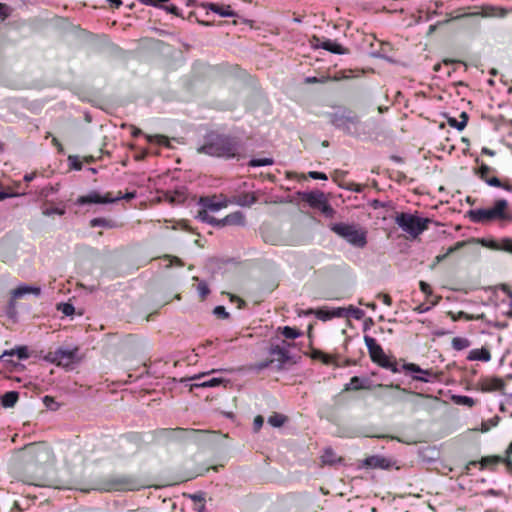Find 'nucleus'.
Listing matches in <instances>:
<instances>
[{"label":"nucleus","instance_id":"f257e3e1","mask_svg":"<svg viewBox=\"0 0 512 512\" xmlns=\"http://www.w3.org/2000/svg\"><path fill=\"white\" fill-rule=\"evenodd\" d=\"M13 457L25 466L42 467L53 463L54 456L50 447L43 442L31 443L15 450Z\"/></svg>","mask_w":512,"mask_h":512},{"label":"nucleus","instance_id":"f03ea898","mask_svg":"<svg viewBox=\"0 0 512 512\" xmlns=\"http://www.w3.org/2000/svg\"><path fill=\"white\" fill-rule=\"evenodd\" d=\"M240 144L237 140L211 131L206 136L205 143L197 151L210 156L232 158L239 152Z\"/></svg>","mask_w":512,"mask_h":512},{"label":"nucleus","instance_id":"7ed1b4c3","mask_svg":"<svg viewBox=\"0 0 512 512\" xmlns=\"http://www.w3.org/2000/svg\"><path fill=\"white\" fill-rule=\"evenodd\" d=\"M331 230L354 247L363 248L367 244V231L358 225L335 223Z\"/></svg>","mask_w":512,"mask_h":512},{"label":"nucleus","instance_id":"20e7f679","mask_svg":"<svg viewBox=\"0 0 512 512\" xmlns=\"http://www.w3.org/2000/svg\"><path fill=\"white\" fill-rule=\"evenodd\" d=\"M507 207V200L499 199L491 208L469 211V217L476 223H484L495 219L507 220L510 219V216L507 213Z\"/></svg>","mask_w":512,"mask_h":512},{"label":"nucleus","instance_id":"39448f33","mask_svg":"<svg viewBox=\"0 0 512 512\" xmlns=\"http://www.w3.org/2000/svg\"><path fill=\"white\" fill-rule=\"evenodd\" d=\"M395 222L404 232L415 238L427 229L430 220L410 213H400Z\"/></svg>","mask_w":512,"mask_h":512},{"label":"nucleus","instance_id":"423d86ee","mask_svg":"<svg viewBox=\"0 0 512 512\" xmlns=\"http://www.w3.org/2000/svg\"><path fill=\"white\" fill-rule=\"evenodd\" d=\"M77 352V348L70 349L60 347L55 351H50L45 356V359L48 362L53 363L57 366H62L64 368H72L73 365L76 364L79 360Z\"/></svg>","mask_w":512,"mask_h":512},{"label":"nucleus","instance_id":"0eeeda50","mask_svg":"<svg viewBox=\"0 0 512 512\" xmlns=\"http://www.w3.org/2000/svg\"><path fill=\"white\" fill-rule=\"evenodd\" d=\"M117 200H120V196H112L111 193L102 195L97 191H90L88 194L78 197L76 203L79 205L108 204Z\"/></svg>","mask_w":512,"mask_h":512},{"label":"nucleus","instance_id":"6e6552de","mask_svg":"<svg viewBox=\"0 0 512 512\" xmlns=\"http://www.w3.org/2000/svg\"><path fill=\"white\" fill-rule=\"evenodd\" d=\"M395 461L382 455H372L362 461V467L368 469L388 470L395 466Z\"/></svg>","mask_w":512,"mask_h":512},{"label":"nucleus","instance_id":"1a4fd4ad","mask_svg":"<svg viewBox=\"0 0 512 512\" xmlns=\"http://www.w3.org/2000/svg\"><path fill=\"white\" fill-rule=\"evenodd\" d=\"M269 354L272 359L269 362L260 363L258 365V369L266 368L269 363L276 361L278 363V367L282 368L283 365L289 360V352L285 347L274 346L269 350Z\"/></svg>","mask_w":512,"mask_h":512},{"label":"nucleus","instance_id":"9d476101","mask_svg":"<svg viewBox=\"0 0 512 512\" xmlns=\"http://www.w3.org/2000/svg\"><path fill=\"white\" fill-rule=\"evenodd\" d=\"M504 387H505V383L501 378L485 377V378H481L477 382L476 389L481 392H494V391L503 392Z\"/></svg>","mask_w":512,"mask_h":512},{"label":"nucleus","instance_id":"9b49d317","mask_svg":"<svg viewBox=\"0 0 512 512\" xmlns=\"http://www.w3.org/2000/svg\"><path fill=\"white\" fill-rule=\"evenodd\" d=\"M212 372H216V370H212ZM210 372L208 373H202V374H198V375H195L193 377H191V380L193 381H197V382H194L191 387H195V388H210V387H216V386H220V385H226L229 381L225 378H222V377H212L210 379H207V380H204V381H198L200 380L202 377H205L207 375H209Z\"/></svg>","mask_w":512,"mask_h":512},{"label":"nucleus","instance_id":"f8f14e48","mask_svg":"<svg viewBox=\"0 0 512 512\" xmlns=\"http://www.w3.org/2000/svg\"><path fill=\"white\" fill-rule=\"evenodd\" d=\"M134 137L144 138L151 145L170 147V140L161 134L144 133L143 130H133Z\"/></svg>","mask_w":512,"mask_h":512},{"label":"nucleus","instance_id":"ddd939ff","mask_svg":"<svg viewBox=\"0 0 512 512\" xmlns=\"http://www.w3.org/2000/svg\"><path fill=\"white\" fill-rule=\"evenodd\" d=\"M478 15H481L483 17H505L506 10L503 8L495 7V6H483L481 9V12L458 15V16H455L453 19H459V18L468 17V16H478Z\"/></svg>","mask_w":512,"mask_h":512},{"label":"nucleus","instance_id":"4468645a","mask_svg":"<svg viewBox=\"0 0 512 512\" xmlns=\"http://www.w3.org/2000/svg\"><path fill=\"white\" fill-rule=\"evenodd\" d=\"M314 40L316 41L315 46L317 48H322L324 50H327L333 54L343 55L347 53V50L343 48L337 41L331 40V39H324L320 40L317 37H314Z\"/></svg>","mask_w":512,"mask_h":512},{"label":"nucleus","instance_id":"2eb2a0df","mask_svg":"<svg viewBox=\"0 0 512 512\" xmlns=\"http://www.w3.org/2000/svg\"><path fill=\"white\" fill-rule=\"evenodd\" d=\"M364 342L373 362L377 360H383L384 351L382 347L377 343L376 339L370 336H365Z\"/></svg>","mask_w":512,"mask_h":512},{"label":"nucleus","instance_id":"dca6fc26","mask_svg":"<svg viewBox=\"0 0 512 512\" xmlns=\"http://www.w3.org/2000/svg\"><path fill=\"white\" fill-rule=\"evenodd\" d=\"M444 116L451 128H465L469 119L468 114L464 111H455L454 115L445 114Z\"/></svg>","mask_w":512,"mask_h":512},{"label":"nucleus","instance_id":"f3484780","mask_svg":"<svg viewBox=\"0 0 512 512\" xmlns=\"http://www.w3.org/2000/svg\"><path fill=\"white\" fill-rule=\"evenodd\" d=\"M200 204L203 207V209L210 211V212H217L223 208H226L228 206V201H216L212 198H201Z\"/></svg>","mask_w":512,"mask_h":512},{"label":"nucleus","instance_id":"a211bd4d","mask_svg":"<svg viewBox=\"0 0 512 512\" xmlns=\"http://www.w3.org/2000/svg\"><path fill=\"white\" fill-rule=\"evenodd\" d=\"M245 216L242 212L236 211L220 219V227L227 225H244Z\"/></svg>","mask_w":512,"mask_h":512},{"label":"nucleus","instance_id":"6ab92c4d","mask_svg":"<svg viewBox=\"0 0 512 512\" xmlns=\"http://www.w3.org/2000/svg\"><path fill=\"white\" fill-rule=\"evenodd\" d=\"M467 359L470 361L489 362L491 360V353L487 348H477L470 350Z\"/></svg>","mask_w":512,"mask_h":512},{"label":"nucleus","instance_id":"aec40b11","mask_svg":"<svg viewBox=\"0 0 512 512\" xmlns=\"http://www.w3.org/2000/svg\"><path fill=\"white\" fill-rule=\"evenodd\" d=\"M41 292V289L36 286H29V285H21L18 288L14 289L12 291V298H21L27 294H34L38 296Z\"/></svg>","mask_w":512,"mask_h":512},{"label":"nucleus","instance_id":"412c9836","mask_svg":"<svg viewBox=\"0 0 512 512\" xmlns=\"http://www.w3.org/2000/svg\"><path fill=\"white\" fill-rule=\"evenodd\" d=\"M209 10L213 11L214 13H217L218 15L222 17H234L236 16V12L231 9L229 5L227 6H220L216 3H208L205 5Z\"/></svg>","mask_w":512,"mask_h":512},{"label":"nucleus","instance_id":"4be33fe9","mask_svg":"<svg viewBox=\"0 0 512 512\" xmlns=\"http://www.w3.org/2000/svg\"><path fill=\"white\" fill-rule=\"evenodd\" d=\"M256 202V197L254 194L245 193L242 195H239L237 197H234L231 203H234L241 207H250Z\"/></svg>","mask_w":512,"mask_h":512},{"label":"nucleus","instance_id":"5701e85b","mask_svg":"<svg viewBox=\"0 0 512 512\" xmlns=\"http://www.w3.org/2000/svg\"><path fill=\"white\" fill-rule=\"evenodd\" d=\"M19 399V393L17 391H8L1 396V405L4 408H12L15 406Z\"/></svg>","mask_w":512,"mask_h":512},{"label":"nucleus","instance_id":"b1692460","mask_svg":"<svg viewBox=\"0 0 512 512\" xmlns=\"http://www.w3.org/2000/svg\"><path fill=\"white\" fill-rule=\"evenodd\" d=\"M466 243L464 241H459V242H456L455 245L449 247L447 249V251L444 253V254H439L435 257V264H439L440 262H442L443 260H445L449 255H451L452 253H454L455 251H458L459 249H461L462 247H464Z\"/></svg>","mask_w":512,"mask_h":512},{"label":"nucleus","instance_id":"393cba45","mask_svg":"<svg viewBox=\"0 0 512 512\" xmlns=\"http://www.w3.org/2000/svg\"><path fill=\"white\" fill-rule=\"evenodd\" d=\"M210 211H207L205 209H202L201 211L198 212L197 214V218L202 221V222H205V223H208L212 226H215V227H220V219H216L214 217H212L210 214H209Z\"/></svg>","mask_w":512,"mask_h":512},{"label":"nucleus","instance_id":"a878e982","mask_svg":"<svg viewBox=\"0 0 512 512\" xmlns=\"http://www.w3.org/2000/svg\"><path fill=\"white\" fill-rule=\"evenodd\" d=\"M305 146L309 149H317L319 148L320 146L321 147H328L329 146V142L327 140H323L321 142H319L318 140L314 139V137L312 136H304V138H302Z\"/></svg>","mask_w":512,"mask_h":512},{"label":"nucleus","instance_id":"bb28decb","mask_svg":"<svg viewBox=\"0 0 512 512\" xmlns=\"http://www.w3.org/2000/svg\"><path fill=\"white\" fill-rule=\"evenodd\" d=\"M305 200L312 206L324 203L325 196L322 192H310L305 195Z\"/></svg>","mask_w":512,"mask_h":512},{"label":"nucleus","instance_id":"cd10ccee","mask_svg":"<svg viewBox=\"0 0 512 512\" xmlns=\"http://www.w3.org/2000/svg\"><path fill=\"white\" fill-rule=\"evenodd\" d=\"M3 355H17L19 359H27L29 357L28 349L26 346H19L15 349L6 350L3 352Z\"/></svg>","mask_w":512,"mask_h":512},{"label":"nucleus","instance_id":"c85d7f7f","mask_svg":"<svg viewBox=\"0 0 512 512\" xmlns=\"http://www.w3.org/2000/svg\"><path fill=\"white\" fill-rule=\"evenodd\" d=\"M321 459L324 464L329 465L335 464L340 460L332 448H326L323 452V455L321 456Z\"/></svg>","mask_w":512,"mask_h":512},{"label":"nucleus","instance_id":"c756f323","mask_svg":"<svg viewBox=\"0 0 512 512\" xmlns=\"http://www.w3.org/2000/svg\"><path fill=\"white\" fill-rule=\"evenodd\" d=\"M403 369L408 372H412V373L425 374L427 376H434V372L432 370H423L418 365H416L414 363L404 364Z\"/></svg>","mask_w":512,"mask_h":512},{"label":"nucleus","instance_id":"7c9ffc66","mask_svg":"<svg viewBox=\"0 0 512 512\" xmlns=\"http://www.w3.org/2000/svg\"><path fill=\"white\" fill-rule=\"evenodd\" d=\"M453 349L460 351L470 346V341L464 337H454L451 341Z\"/></svg>","mask_w":512,"mask_h":512},{"label":"nucleus","instance_id":"2f4dec72","mask_svg":"<svg viewBox=\"0 0 512 512\" xmlns=\"http://www.w3.org/2000/svg\"><path fill=\"white\" fill-rule=\"evenodd\" d=\"M267 421L272 427H281L286 421V417L282 414L274 413L268 417Z\"/></svg>","mask_w":512,"mask_h":512},{"label":"nucleus","instance_id":"473e14b6","mask_svg":"<svg viewBox=\"0 0 512 512\" xmlns=\"http://www.w3.org/2000/svg\"><path fill=\"white\" fill-rule=\"evenodd\" d=\"M274 163V160L272 158H268V157H265V158H255V159H251L249 161V166L251 167H261V166H269V165H272Z\"/></svg>","mask_w":512,"mask_h":512},{"label":"nucleus","instance_id":"72a5a7b5","mask_svg":"<svg viewBox=\"0 0 512 512\" xmlns=\"http://www.w3.org/2000/svg\"><path fill=\"white\" fill-rule=\"evenodd\" d=\"M365 388L362 384V380L357 377V376H354L350 379L349 383L346 384L345 386V390L348 391V390H359V389H363Z\"/></svg>","mask_w":512,"mask_h":512},{"label":"nucleus","instance_id":"f704fd0d","mask_svg":"<svg viewBox=\"0 0 512 512\" xmlns=\"http://www.w3.org/2000/svg\"><path fill=\"white\" fill-rule=\"evenodd\" d=\"M90 226L112 228L114 227V224L105 218H93L92 220H90Z\"/></svg>","mask_w":512,"mask_h":512},{"label":"nucleus","instance_id":"c9c22d12","mask_svg":"<svg viewBox=\"0 0 512 512\" xmlns=\"http://www.w3.org/2000/svg\"><path fill=\"white\" fill-rule=\"evenodd\" d=\"M453 400L455 401L456 404L466 405L469 407L474 406L476 403V401L473 398L468 397V396H462V395L454 396Z\"/></svg>","mask_w":512,"mask_h":512},{"label":"nucleus","instance_id":"e433bc0d","mask_svg":"<svg viewBox=\"0 0 512 512\" xmlns=\"http://www.w3.org/2000/svg\"><path fill=\"white\" fill-rule=\"evenodd\" d=\"M502 462V458L500 456H487L483 457L480 464L482 467H487L491 465H497Z\"/></svg>","mask_w":512,"mask_h":512},{"label":"nucleus","instance_id":"4c0bfd02","mask_svg":"<svg viewBox=\"0 0 512 512\" xmlns=\"http://www.w3.org/2000/svg\"><path fill=\"white\" fill-rule=\"evenodd\" d=\"M69 167L73 170L79 171L82 169V161L77 155L68 156Z\"/></svg>","mask_w":512,"mask_h":512},{"label":"nucleus","instance_id":"58836bf2","mask_svg":"<svg viewBox=\"0 0 512 512\" xmlns=\"http://www.w3.org/2000/svg\"><path fill=\"white\" fill-rule=\"evenodd\" d=\"M282 334L284 337L288 339H295L301 335V333L297 329L289 326H285L282 328Z\"/></svg>","mask_w":512,"mask_h":512},{"label":"nucleus","instance_id":"ea45409f","mask_svg":"<svg viewBox=\"0 0 512 512\" xmlns=\"http://www.w3.org/2000/svg\"><path fill=\"white\" fill-rule=\"evenodd\" d=\"M375 362L384 368L390 369L394 373L398 372L396 364L392 363L385 354L383 360H377Z\"/></svg>","mask_w":512,"mask_h":512},{"label":"nucleus","instance_id":"a19ab883","mask_svg":"<svg viewBox=\"0 0 512 512\" xmlns=\"http://www.w3.org/2000/svg\"><path fill=\"white\" fill-rule=\"evenodd\" d=\"M58 310L61 311L65 316H71L75 312L74 306L69 303H60L58 305Z\"/></svg>","mask_w":512,"mask_h":512},{"label":"nucleus","instance_id":"79ce46f5","mask_svg":"<svg viewBox=\"0 0 512 512\" xmlns=\"http://www.w3.org/2000/svg\"><path fill=\"white\" fill-rule=\"evenodd\" d=\"M347 315L352 316L356 320H360L364 317V311L359 308L350 306L349 308H347Z\"/></svg>","mask_w":512,"mask_h":512},{"label":"nucleus","instance_id":"37998d69","mask_svg":"<svg viewBox=\"0 0 512 512\" xmlns=\"http://www.w3.org/2000/svg\"><path fill=\"white\" fill-rule=\"evenodd\" d=\"M138 1L147 6H153V7L162 9L163 5L165 3H168L169 0H138Z\"/></svg>","mask_w":512,"mask_h":512},{"label":"nucleus","instance_id":"c03bdc74","mask_svg":"<svg viewBox=\"0 0 512 512\" xmlns=\"http://www.w3.org/2000/svg\"><path fill=\"white\" fill-rule=\"evenodd\" d=\"M213 313L218 318L226 319L229 317V313L226 311L224 306H216L213 310Z\"/></svg>","mask_w":512,"mask_h":512},{"label":"nucleus","instance_id":"a18cd8bd","mask_svg":"<svg viewBox=\"0 0 512 512\" xmlns=\"http://www.w3.org/2000/svg\"><path fill=\"white\" fill-rule=\"evenodd\" d=\"M162 9L170 14L175 15V16H180V9L174 4L165 3L163 5Z\"/></svg>","mask_w":512,"mask_h":512},{"label":"nucleus","instance_id":"49530a36","mask_svg":"<svg viewBox=\"0 0 512 512\" xmlns=\"http://www.w3.org/2000/svg\"><path fill=\"white\" fill-rule=\"evenodd\" d=\"M65 213L64 209H61V208H46L43 210L42 214L44 216H52L54 214H57V215H63Z\"/></svg>","mask_w":512,"mask_h":512},{"label":"nucleus","instance_id":"de8ad7c7","mask_svg":"<svg viewBox=\"0 0 512 512\" xmlns=\"http://www.w3.org/2000/svg\"><path fill=\"white\" fill-rule=\"evenodd\" d=\"M197 291L201 298H205L209 294V288L205 282H200L198 284Z\"/></svg>","mask_w":512,"mask_h":512},{"label":"nucleus","instance_id":"09e8293b","mask_svg":"<svg viewBox=\"0 0 512 512\" xmlns=\"http://www.w3.org/2000/svg\"><path fill=\"white\" fill-rule=\"evenodd\" d=\"M191 498L195 503L199 504L198 511L204 510V496L202 494H194Z\"/></svg>","mask_w":512,"mask_h":512},{"label":"nucleus","instance_id":"8fccbe9b","mask_svg":"<svg viewBox=\"0 0 512 512\" xmlns=\"http://www.w3.org/2000/svg\"><path fill=\"white\" fill-rule=\"evenodd\" d=\"M347 316V309L346 308H335L331 311V317H345Z\"/></svg>","mask_w":512,"mask_h":512},{"label":"nucleus","instance_id":"3c124183","mask_svg":"<svg viewBox=\"0 0 512 512\" xmlns=\"http://www.w3.org/2000/svg\"><path fill=\"white\" fill-rule=\"evenodd\" d=\"M318 319L326 321L331 319V311L317 310L315 312Z\"/></svg>","mask_w":512,"mask_h":512},{"label":"nucleus","instance_id":"603ef678","mask_svg":"<svg viewBox=\"0 0 512 512\" xmlns=\"http://www.w3.org/2000/svg\"><path fill=\"white\" fill-rule=\"evenodd\" d=\"M433 378H436V374L435 373H434V376H427L425 374H418V375H414L413 376L414 380L425 382V383L430 382L431 379H433Z\"/></svg>","mask_w":512,"mask_h":512},{"label":"nucleus","instance_id":"864d4df0","mask_svg":"<svg viewBox=\"0 0 512 512\" xmlns=\"http://www.w3.org/2000/svg\"><path fill=\"white\" fill-rule=\"evenodd\" d=\"M309 177H311L312 179H316V180H327V176L326 174L322 173V172H317V171H310L308 173Z\"/></svg>","mask_w":512,"mask_h":512},{"label":"nucleus","instance_id":"5fc2aeb1","mask_svg":"<svg viewBox=\"0 0 512 512\" xmlns=\"http://www.w3.org/2000/svg\"><path fill=\"white\" fill-rule=\"evenodd\" d=\"M501 249L512 253V239H503L501 242Z\"/></svg>","mask_w":512,"mask_h":512},{"label":"nucleus","instance_id":"6e6d98bb","mask_svg":"<svg viewBox=\"0 0 512 512\" xmlns=\"http://www.w3.org/2000/svg\"><path fill=\"white\" fill-rule=\"evenodd\" d=\"M449 315L451 316L452 320L453 321H457L458 319H461V318H466L468 320L471 319L470 316H468L465 312L463 311H459L457 314H454L452 312H449Z\"/></svg>","mask_w":512,"mask_h":512},{"label":"nucleus","instance_id":"4d7b16f0","mask_svg":"<svg viewBox=\"0 0 512 512\" xmlns=\"http://www.w3.org/2000/svg\"><path fill=\"white\" fill-rule=\"evenodd\" d=\"M420 290L425 294H431L432 290L430 288V285L424 281H420L419 283Z\"/></svg>","mask_w":512,"mask_h":512},{"label":"nucleus","instance_id":"13d9d810","mask_svg":"<svg viewBox=\"0 0 512 512\" xmlns=\"http://www.w3.org/2000/svg\"><path fill=\"white\" fill-rule=\"evenodd\" d=\"M486 183L490 186H494V187H501L502 184L500 182V180L497 178V177H492L490 179H487L486 180Z\"/></svg>","mask_w":512,"mask_h":512},{"label":"nucleus","instance_id":"bf43d9fd","mask_svg":"<svg viewBox=\"0 0 512 512\" xmlns=\"http://www.w3.org/2000/svg\"><path fill=\"white\" fill-rule=\"evenodd\" d=\"M263 422H264V419H263V417H262V416H257V417H255V419H254V423H253V425H254V429H255L256 431H257V430H259V429L262 427Z\"/></svg>","mask_w":512,"mask_h":512},{"label":"nucleus","instance_id":"052dcab7","mask_svg":"<svg viewBox=\"0 0 512 512\" xmlns=\"http://www.w3.org/2000/svg\"><path fill=\"white\" fill-rule=\"evenodd\" d=\"M322 205V212L325 213V214H328V215H331L332 212H333V209L331 208V206L327 203L326 199L324 200V203L321 204Z\"/></svg>","mask_w":512,"mask_h":512},{"label":"nucleus","instance_id":"680f3d73","mask_svg":"<svg viewBox=\"0 0 512 512\" xmlns=\"http://www.w3.org/2000/svg\"><path fill=\"white\" fill-rule=\"evenodd\" d=\"M114 490H131L132 487L126 483H117L114 487Z\"/></svg>","mask_w":512,"mask_h":512},{"label":"nucleus","instance_id":"e2e57ef3","mask_svg":"<svg viewBox=\"0 0 512 512\" xmlns=\"http://www.w3.org/2000/svg\"><path fill=\"white\" fill-rule=\"evenodd\" d=\"M8 16V7L0 3V19H4Z\"/></svg>","mask_w":512,"mask_h":512},{"label":"nucleus","instance_id":"0e129e2a","mask_svg":"<svg viewBox=\"0 0 512 512\" xmlns=\"http://www.w3.org/2000/svg\"><path fill=\"white\" fill-rule=\"evenodd\" d=\"M117 196H120V199L131 200V199H133L136 196V193L135 192H128L125 195H121L119 193Z\"/></svg>","mask_w":512,"mask_h":512},{"label":"nucleus","instance_id":"69168bd1","mask_svg":"<svg viewBox=\"0 0 512 512\" xmlns=\"http://www.w3.org/2000/svg\"><path fill=\"white\" fill-rule=\"evenodd\" d=\"M380 297H381V299H382V301H383V303H384L385 305H387V306H390V305H391L392 300H391V298H390V296H389V295H387V294H383V295H380Z\"/></svg>","mask_w":512,"mask_h":512},{"label":"nucleus","instance_id":"338daca9","mask_svg":"<svg viewBox=\"0 0 512 512\" xmlns=\"http://www.w3.org/2000/svg\"><path fill=\"white\" fill-rule=\"evenodd\" d=\"M52 143L55 147H57L59 152H63V147L56 137L52 138Z\"/></svg>","mask_w":512,"mask_h":512},{"label":"nucleus","instance_id":"774afa93","mask_svg":"<svg viewBox=\"0 0 512 512\" xmlns=\"http://www.w3.org/2000/svg\"><path fill=\"white\" fill-rule=\"evenodd\" d=\"M44 403L46 404L47 407L51 408V405L54 403V400H53L52 397L45 396L44 397Z\"/></svg>","mask_w":512,"mask_h":512}]
</instances>
